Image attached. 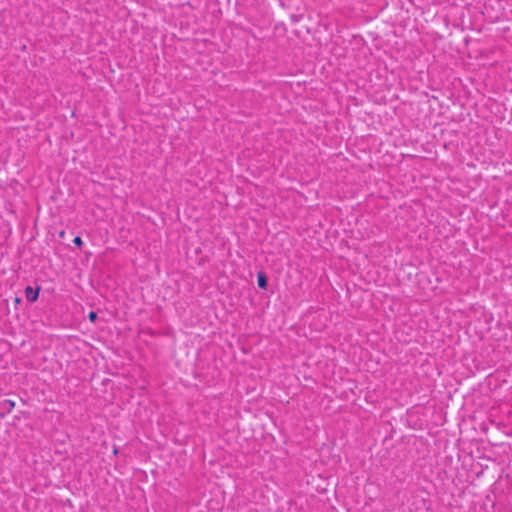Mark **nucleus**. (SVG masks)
Listing matches in <instances>:
<instances>
[{
    "label": "nucleus",
    "mask_w": 512,
    "mask_h": 512,
    "mask_svg": "<svg viewBox=\"0 0 512 512\" xmlns=\"http://www.w3.org/2000/svg\"><path fill=\"white\" fill-rule=\"evenodd\" d=\"M38 295H39V289H33L32 287L30 286H27L26 289H25V296H26V299L30 302H34L37 300L38 298Z\"/></svg>",
    "instance_id": "nucleus-1"
},
{
    "label": "nucleus",
    "mask_w": 512,
    "mask_h": 512,
    "mask_svg": "<svg viewBox=\"0 0 512 512\" xmlns=\"http://www.w3.org/2000/svg\"><path fill=\"white\" fill-rule=\"evenodd\" d=\"M257 282H258V286L262 289H266L267 287V279H266V276L263 274V273H258V276H257Z\"/></svg>",
    "instance_id": "nucleus-2"
},
{
    "label": "nucleus",
    "mask_w": 512,
    "mask_h": 512,
    "mask_svg": "<svg viewBox=\"0 0 512 512\" xmlns=\"http://www.w3.org/2000/svg\"><path fill=\"white\" fill-rule=\"evenodd\" d=\"M73 243L78 246V247H81L83 245V241L81 239L80 236H76L74 239H73Z\"/></svg>",
    "instance_id": "nucleus-3"
},
{
    "label": "nucleus",
    "mask_w": 512,
    "mask_h": 512,
    "mask_svg": "<svg viewBox=\"0 0 512 512\" xmlns=\"http://www.w3.org/2000/svg\"><path fill=\"white\" fill-rule=\"evenodd\" d=\"M88 318L91 322H94L96 319H97V313L94 312V311H91L89 314H88Z\"/></svg>",
    "instance_id": "nucleus-4"
},
{
    "label": "nucleus",
    "mask_w": 512,
    "mask_h": 512,
    "mask_svg": "<svg viewBox=\"0 0 512 512\" xmlns=\"http://www.w3.org/2000/svg\"><path fill=\"white\" fill-rule=\"evenodd\" d=\"M9 404H10V407H11V408H13V407H14V402L9 401Z\"/></svg>",
    "instance_id": "nucleus-5"
}]
</instances>
